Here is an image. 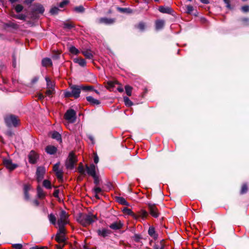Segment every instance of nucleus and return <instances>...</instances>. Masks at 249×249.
Instances as JSON below:
<instances>
[{
  "label": "nucleus",
  "mask_w": 249,
  "mask_h": 249,
  "mask_svg": "<svg viewBox=\"0 0 249 249\" xmlns=\"http://www.w3.org/2000/svg\"><path fill=\"white\" fill-rule=\"evenodd\" d=\"M33 203L36 206H38L39 205V201L38 200H34L33 201Z\"/></svg>",
  "instance_id": "nucleus-64"
},
{
  "label": "nucleus",
  "mask_w": 249,
  "mask_h": 249,
  "mask_svg": "<svg viewBox=\"0 0 249 249\" xmlns=\"http://www.w3.org/2000/svg\"><path fill=\"white\" fill-rule=\"evenodd\" d=\"M52 138L53 139H55L59 142H62L61 136V135L57 131H54L52 134Z\"/></svg>",
  "instance_id": "nucleus-23"
},
{
  "label": "nucleus",
  "mask_w": 249,
  "mask_h": 249,
  "mask_svg": "<svg viewBox=\"0 0 249 249\" xmlns=\"http://www.w3.org/2000/svg\"><path fill=\"white\" fill-rule=\"evenodd\" d=\"M82 90H92L93 87L92 86H81Z\"/></svg>",
  "instance_id": "nucleus-45"
},
{
  "label": "nucleus",
  "mask_w": 249,
  "mask_h": 249,
  "mask_svg": "<svg viewBox=\"0 0 249 249\" xmlns=\"http://www.w3.org/2000/svg\"><path fill=\"white\" fill-rule=\"evenodd\" d=\"M34 11L40 13L42 14L44 12V7L40 4H36L35 6Z\"/></svg>",
  "instance_id": "nucleus-25"
},
{
  "label": "nucleus",
  "mask_w": 249,
  "mask_h": 249,
  "mask_svg": "<svg viewBox=\"0 0 249 249\" xmlns=\"http://www.w3.org/2000/svg\"><path fill=\"white\" fill-rule=\"evenodd\" d=\"M56 175L58 178H61L63 177L62 172L61 170H59L55 172Z\"/></svg>",
  "instance_id": "nucleus-49"
},
{
  "label": "nucleus",
  "mask_w": 249,
  "mask_h": 249,
  "mask_svg": "<svg viewBox=\"0 0 249 249\" xmlns=\"http://www.w3.org/2000/svg\"><path fill=\"white\" fill-rule=\"evenodd\" d=\"M59 163H57L54 165V166L53 167V170L55 172L56 171L60 170L59 169Z\"/></svg>",
  "instance_id": "nucleus-55"
},
{
  "label": "nucleus",
  "mask_w": 249,
  "mask_h": 249,
  "mask_svg": "<svg viewBox=\"0 0 249 249\" xmlns=\"http://www.w3.org/2000/svg\"><path fill=\"white\" fill-rule=\"evenodd\" d=\"M43 185L44 187L46 188L47 189H51V184L50 181L48 180H44L43 182Z\"/></svg>",
  "instance_id": "nucleus-37"
},
{
  "label": "nucleus",
  "mask_w": 249,
  "mask_h": 249,
  "mask_svg": "<svg viewBox=\"0 0 249 249\" xmlns=\"http://www.w3.org/2000/svg\"><path fill=\"white\" fill-rule=\"evenodd\" d=\"M248 191V187L246 184H244L242 185L241 190V194H243L247 193Z\"/></svg>",
  "instance_id": "nucleus-41"
},
{
  "label": "nucleus",
  "mask_w": 249,
  "mask_h": 249,
  "mask_svg": "<svg viewBox=\"0 0 249 249\" xmlns=\"http://www.w3.org/2000/svg\"><path fill=\"white\" fill-rule=\"evenodd\" d=\"M38 80V77H35L32 80V83L34 84L36 83Z\"/></svg>",
  "instance_id": "nucleus-62"
},
{
  "label": "nucleus",
  "mask_w": 249,
  "mask_h": 249,
  "mask_svg": "<svg viewBox=\"0 0 249 249\" xmlns=\"http://www.w3.org/2000/svg\"><path fill=\"white\" fill-rule=\"evenodd\" d=\"M138 28L141 31H143L145 28V24L143 22H140L138 25Z\"/></svg>",
  "instance_id": "nucleus-48"
},
{
  "label": "nucleus",
  "mask_w": 249,
  "mask_h": 249,
  "mask_svg": "<svg viewBox=\"0 0 249 249\" xmlns=\"http://www.w3.org/2000/svg\"><path fill=\"white\" fill-rule=\"evenodd\" d=\"M45 151L50 155H53L57 151V148L53 145H48L45 148Z\"/></svg>",
  "instance_id": "nucleus-16"
},
{
  "label": "nucleus",
  "mask_w": 249,
  "mask_h": 249,
  "mask_svg": "<svg viewBox=\"0 0 249 249\" xmlns=\"http://www.w3.org/2000/svg\"><path fill=\"white\" fill-rule=\"evenodd\" d=\"M75 11L79 13H82L84 11V8L82 6H79L74 8Z\"/></svg>",
  "instance_id": "nucleus-43"
},
{
  "label": "nucleus",
  "mask_w": 249,
  "mask_h": 249,
  "mask_svg": "<svg viewBox=\"0 0 249 249\" xmlns=\"http://www.w3.org/2000/svg\"><path fill=\"white\" fill-rule=\"evenodd\" d=\"M77 162V159L73 152H70L65 162V166L68 169H73L74 164Z\"/></svg>",
  "instance_id": "nucleus-2"
},
{
  "label": "nucleus",
  "mask_w": 249,
  "mask_h": 249,
  "mask_svg": "<svg viewBox=\"0 0 249 249\" xmlns=\"http://www.w3.org/2000/svg\"><path fill=\"white\" fill-rule=\"evenodd\" d=\"M53 92V89H49L46 91V94L48 96L51 95Z\"/></svg>",
  "instance_id": "nucleus-57"
},
{
  "label": "nucleus",
  "mask_w": 249,
  "mask_h": 249,
  "mask_svg": "<svg viewBox=\"0 0 249 249\" xmlns=\"http://www.w3.org/2000/svg\"><path fill=\"white\" fill-rule=\"evenodd\" d=\"M64 118L69 123H74L76 120L75 111L72 109L68 110L64 115Z\"/></svg>",
  "instance_id": "nucleus-3"
},
{
  "label": "nucleus",
  "mask_w": 249,
  "mask_h": 249,
  "mask_svg": "<svg viewBox=\"0 0 249 249\" xmlns=\"http://www.w3.org/2000/svg\"><path fill=\"white\" fill-rule=\"evenodd\" d=\"M187 8V12L189 14H190L192 13V12L193 11L194 9L192 6L191 5H187L186 6Z\"/></svg>",
  "instance_id": "nucleus-51"
},
{
  "label": "nucleus",
  "mask_w": 249,
  "mask_h": 249,
  "mask_svg": "<svg viewBox=\"0 0 249 249\" xmlns=\"http://www.w3.org/2000/svg\"><path fill=\"white\" fill-rule=\"evenodd\" d=\"M3 163L5 167L11 171L14 170L17 167V164H13L10 160L4 159L3 160Z\"/></svg>",
  "instance_id": "nucleus-13"
},
{
  "label": "nucleus",
  "mask_w": 249,
  "mask_h": 249,
  "mask_svg": "<svg viewBox=\"0 0 249 249\" xmlns=\"http://www.w3.org/2000/svg\"><path fill=\"white\" fill-rule=\"evenodd\" d=\"M58 194H59V191L57 190H55V191L53 193L54 196L55 197H58Z\"/></svg>",
  "instance_id": "nucleus-63"
},
{
  "label": "nucleus",
  "mask_w": 249,
  "mask_h": 249,
  "mask_svg": "<svg viewBox=\"0 0 249 249\" xmlns=\"http://www.w3.org/2000/svg\"><path fill=\"white\" fill-rule=\"evenodd\" d=\"M124 100L125 105L127 107H130V106H132L133 104L132 102L127 97H126V96L124 97Z\"/></svg>",
  "instance_id": "nucleus-32"
},
{
  "label": "nucleus",
  "mask_w": 249,
  "mask_h": 249,
  "mask_svg": "<svg viewBox=\"0 0 249 249\" xmlns=\"http://www.w3.org/2000/svg\"><path fill=\"white\" fill-rule=\"evenodd\" d=\"M5 122L7 125L8 126H16L18 124V120L17 118L14 115H10L6 117Z\"/></svg>",
  "instance_id": "nucleus-4"
},
{
  "label": "nucleus",
  "mask_w": 249,
  "mask_h": 249,
  "mask_svg": "<svg viewBox=\"0 0 249 249\" xmlns=\"http://www.w3.org/2000/svg\"><path fill=\"white\" fill-rule=\"evenodd\" d=\"M132 89V88L131 87L128 85H126L125 86V92L126 94L129 96L131 95Z\"/></svg>",
  "instance_id": "nucleus-36"
},
{
  "label": "nucleus",
  "mask_w": 249,
  "mask_h": 249,
  "mask_svg": "<svg viewBox=\"0 0 249 249\" xmlns=\"http://www.w3.org/2000/svg\"><path fill=\"white\" fill-rule=\"evenodd\" d=\"M88 138L90 140L92 144H94V138L92 136L89 135L88 136Z\"/></svg>",
  "instance_id": "nucleus-61"
},
{
  "label": "nucleus",
  "mask_w": 249,
  "mask_h": 249,
  "mask_svg": "<svg viewBox=\"0 0 249 249\" xmlns=\"http://www.w3.org/2000/svg\"><path fill=\"white\" fill-rule=\"evenodd\" d=\"M23 9V6L20 4H18L15 7V10L17 13L20 12Z\"/></svg>",
  "instance_id": "nucleus-44"
},
{
  "label": "nucleus",
  "mask_w": 249,
  "mask_h": 249,
  "mask_svg": "<svg viewBox=\"0 0 249 249\" xmlns=\"http://www.w3.org/2000/svg\"><path fill=\"white\" fill-rule=\"evenodd\" d=\"M93 160H94V162L95 163H97L99 162V158L96 154H94Z\"/></svg>",
  "instance_id": "nucleus-60"
},
{
  "label": "nucleus",
  "mask_w": 249,
  "mask_h": 249,
  "mask_svg": "<svg viewBox=\"0 0 249 249\" xmlns=\"http://www.w3.org/2000/svg\"><path fill=\"white\" fill-rule=\"evenodd\" d=\"M147 215V212L144 210H142L140 213V216H141L143 219L146 218Z\"/></svg>",
  "instance_id": "nucleus-40"
},
{
  "label": "nucleus",
  "mask_w": 249,
  "mask_h": 249,
  "mask_svg": "<svg viewBox=\"0 0 249 249\" xmlns=\"http://www.w3.org/2000/svg\"><path fill=\"white\" fill-rule=\"evenodd\" d=\"M86 167L87 173L89 176H90L92 177L97 175L96 174V170L97 168L96 165H95L94 164L92 163L89 166L86 165Z\"/></svg>",
  "instance_id": "nucleus-7"
},
{
  "label": "nucleus",
  "mask_w": 249,
  "mask_h": 249,
  "mask_svg": "<svg viewBox=\"0 0 249 249\" xmlns=\"http://www.w3.org/2000/svg\"><path fill=\"white\" fill-rule=\"evenodd\" d=\"M74 61L77 63L80 66L85 67L86 65V62L85 59L83 58H75Z\"/></svg>",
  "instance_id": "nucleus-27"
},
{
  "label": "nucleus",
  "mask_w": 249,
  "mask_h": 249,
  "mask_svg": "<svg viewBox=\"0 0 249 249\" xmlns=\"http://www.w3.org/2000/svg\"><path fill=\"white\" fill-rule=\"evenodd\" d=\"M97 22L99 24L109 25L114 22V19L110 18H101L97 20Z\"/></svg>",
  "instance_id": "nucleus-10"
},
{
  "label": "nucleus",
  "mask_w": 249,
  "mask_h": 249,
  "mask_svg": "<svg viewBox=\"0 0 249 249\" xmlns=\"http://www.w3.org/2000/svg\"><path fill=\"white\" fill-rule=\"evenodd\" d=\"M123 224L121 221H118L109 225V228L114 230H120L122 228Z\"/></svg>",
  "instance_id": "nucleus-15"
},
{
  "label": "nucleus",
  "mask_w": 249,
  "mask_h": 249,
  "mask_svg": "<svg viewBox=\"0 0 249 249\" xmlns=\"http://www.w3.org/2000/svg\"><path fill=\"white\" fill-rule=\"evenodd\" d=\"M78 171L82 175H85L87 173L86 168L85 169L82 163H80L78 167Z\"/></svg>",
  "instance_id": "nucleus-29"
},
{
  "label": "nucleus",
  "mask_w": 249,
  "mask_h": 249,
  "mask_svg": "<svg viewBox=\"0 0 249 249\" xmlns=\"http://www.w3.org/2000/svg\"><path fill=\"white\" fill-rule=\"evenodd\" d=\"M69 51L71 53L74 54H77L79 53V51L73 46L70 47Z\"/></svg>",
  "instance_id": "nucleus-34"
},
{
  "label": "nucleus",
  "mask_w": 249,
  "mask_h": 249,
  "mask_svg": "<svg viewBox=\"0 0 249 249\" xmlns=\"http://www.w3.org/2000/svg\"><path fill=\"white\" fill-rule=\"evenodd\" d=\"M48 217L50 222L53 225L55 224L56 217L54 216V215H53L52 213H51L49 215Z\"/></svg>",
  "instance_id": "nucleus-35"
},
{
  "label": "nucleus",
  "mask_w": 249,
  "mask_h": 249,
  "mask_svg": "<svg viewBox=\"0 0 249 249\" xmlns=\"http://www.w3.org/2000/svg\"><path fill=\"white\" fill-rule=\"evenodd\" d=\"M13 247L15 249H21L22 248V245L20 244H15L13 245Z\"/></svg>",
  "instance_id": "nucleus-56"
},
{
  "label": "nucleus",
  "mask_w": 249,
  "mask_h": 249,
  "mask_svg": "<svg viewBox=\"0 0 249 249\" xmlns=\"http://www.w3.org/2000/svg\"><path fill=\"white\" fill-rule=\"evenodd\" d=\"M45 80L47 83L48 89H53L54 87L53 83L47 77H45Z\"/></svg>",
  "instance_id": "nucleus-33"
},
{
  "label": "nucleus",
  "mask_w": 249,
  "mask_h": 249,
  "mask_svg": "<svg viewBox=\"0 0 249 249\" xmlns=\"http://www.w3.org/2000/svg\"><path fill=\"white\" fill-rule=\"evenodd\" d=\"M65 97H73V95L71 94V91H66L64 93Z\"/></svg>",
  "instance_id": "nucleus-52"
},
{
  "label": "nucleus",
  "mask_w": 249,
  "mask_h": 249,
  "mask_svg": "<svg viewBox=\"0 0 249 249\" xmlns=\"http://www.w3.org/2000/svg\"><path fill=\"white\" fill-rule=\"evenodd\" d=\"M224 2L226 5V7L229 9H231V5L230 4V0H223Z\"/></svg>",
  "instance_id": "nucleus-50"
},
{
  "label": "nucleus",
  "mask_w": 249,
  "mask_h": 249,
  "mask_svg": "<svg viewBox=\"0 0 249 249\" xmlns=\"http://www.w3.org/2000/svg\"><path fill=\"white\" fill-rule=\"evenodd\" d=\"M63 25V28L65 29L70 30L74 27V25L71 22H64Z\"/></svg>",
  "instance_id": "nucleus-30"
},
{
  "label": "nucleus",
  "mask_w": 249,
  "mask_h": 249,
  "mask_svg": "<svg viewBox=\"0 0 249 249\" xmlns=\"http://www.w3.org/2000/svg\"><path fill=\"white\" fill-rule=\"evenodd\" d=\"M149 235L156 239L158 238V234L155 232V229L153 227H150L148 230Z\"/></svg>",
  "instance_id": "nucleus-21"
},
{
  "label": "nucleus",
  "mask_w": 249,
  "mask_h": 249,
  "mask_svg": "<svg viewBox=\"0 0 249 249\" xmlns=\"http://www.w3.org/2000/svg\"><path fill=\"white\" fill-rule=\"evenodd\" d=\"M93 191L94 192V194H99L102 192V190L100 187H96L94 188V189H93Z\"/></svg>",
  "instance_id": "nucleus-47"
},
{
  "label": "nucleus",
  "mask_w": 249,
  "mask_h": 249,
  "mask_svg": "<svg viewBox=\"0 0 249 249\" xmlns=\"http://www.w3.org/2000/svg\"><path fill=\"white\" fill-rule=\"evenodd\" d=\"M117 201L121 204L128 205V202L123 197L117 196L116 198Z\"/></svg>",
  "instance_id": "nucleus-28"
},
{
  "label": "nucleus",
  "mask_w": 249,
  "mask_h": 249,
  "mask_svg": "<svg viewBox=\"0 0 249 249\" xmlns=\"http://www.w3.org/2000/svg\"><path fill=\"white\" fill-rule=\"evenodd\" d=\"M68 3V1L67 0H64L59 4V7L61 8H63L65 5L67 4Z\"/></svg>",
  "instance_id": "nucleus-58"
},
{
  "label": "nucleus",
  "mask_w": 249,
  "mask_h": 249,
  "mask_svg": "<svg viewBox=\"0 0 249 249\" xmlns=\"http://www.w3.org/2000/svg\"><path fill=\"white\" fill-rule=\"evenodd\" d=\"M92 178L94 179V184H95L96 185H98L100 182V179H99V176L96 175L95 176L92 177Z\"/></svg>",
  "instance_id": "nucleus-42"
},
{
  "label": "nucleus",
  "mask_w": 249,
  "mask_h": 249,
  "mask_svg": "<svg viewBox=\"0 0 249 249\" xmlns=\"http://www.w3.org/2000/svg\"><path fill=\"white\" fill-rule=\"evenodd\" d=\"M82 53L87 59H91L93 58V55L89 50L83 51Z\"/></svg>",
  "instance_id": "nucleus-26"
},
{
  "label": "nucleus",
  "mask_w": 249,
  "mask_h": 249,
  "mask_svg": "<svg viewBox=\"0 0 249 249\" xmlns=\"http://www.w3.org/2000/svg\"><path fill=\"white\" fill-rule=\"evenodd\" d=\"M159 10L162 13L169 14L173 15V10L169 6H161L159 7Z\"/></svg>",
  "instance_id": "nucleus-14"
},
{
  "label": "nucleus",
  "mask_w": 249,
  "mask_h": 249,
  "mask_svg": "<svg viewBox=\"0 0 249 249\" xmlns=\"http://www.w3.org/2000/svg\"><path fill=\"white\" fill-rule=\"evenodd\" d=\"M118 84V83L117 81H110L107 82V85L110 88H113V87H114V85L115 84Z\"/></svg>",
  "instance_id": "nucleus-46"
},
{
  "label": "nucleus",
  "mask_w": 249,
  "mask_h": 249,
  "mask_svg": "<svg viewBox=\"0 0 249 249\" xmlns=\"http://www.w3.org/2000/svg\"><path fill=\"white\" fill-rule=\"evenodd\" d=\"M28 157L29 162L34 164L36 162L38 158V156L35 151H31L29 154Z\"/></svg>",
  "instance_id": "nucleus-12"
},
{
  "label": "nucleus",
  "mask_w": 249,
  "mask_h": 249,
  "mask_svg": "<svg viewBox=\"0 0 249 249\" xmlns=\"http://www.w3.org/2000/svg\"><path fill=\"white\" fill-rule=\"evenodd\" d=\"M31 187L29 184H25L24 186V197L26 200L29 199V195L28 194V191L30 190Z\"/></svg>",
  "instance_id": "nucleus-18"
},
{
  "label": "nucleus",
  "mask_w": 249,
  "mask_h": 249,
  "mask_svg": "<svg viewBox=\"0 0 249 249\" xmlns=\"http://www.w3.org/2000/svg\"><path fill=\"white\" fill-rule=\"evenodd\" d=\"M155 24L156 29L157 30H160L164 25V21L161 19L157 20L155 22Z\"/></svg>",
  "instance_id": "nucleus-20"
},
{
  "label": "nucleus",
  "mask_w": 249,
  "mask_h": 249,
  "mask_svg": "<svg viewBox=\"0 0 249 249\" xmlns=\"http://www.w3.org/2000/svg\"><path fill=\"white\" fill-rule=\"evenodd\" d=\"M97 232L98 235L103 237H106L111 233V231L110 230L106 228L99 229Z\"/></svg>",
  "instance_id": "nucleus-11"
},
{
  "label": "nucleus",
  "mask_w": 249,
  "mask_h": 249,
  "mask_svg": "<svg viewBox=\"0 0 249 249\" xmlns=\"http://www.w3.org/2000/svg\"><path fill=\"white\" fill-rule=\"evenodd\" d=\"M96 220V217L92 214H86L82 216L80 219V222L84 226H86L94 222Z\"/></svg>",
  "instance_id": "nucleus-1"
},
{
  "label": "nucleus",
  "mask_w": 249,
  "mask_h": 249,
  "mask_svg": "<svg viewBox=\"0 0 249 249\" xmlns=\"http://www.w3.org/2000/svg\"><path fill=\"white\" fill-rule=\"evenodd\" d=\"M68 215L66 212L62 210L59 213V218L58 219L57 224L66 225L68 223Z\"/></svg>",
  "instance_id": "nucleus-5"
},
{
  "label": "nucleus",
  "mask_w": 249,
  "mask_h": 249,
  "mask_svg": "<svg viewBox=\"0 0 249 249\" xmlns=\"http://www.w3.org/2000/svg\"><path fill=\"white\" fill-rule=\"evenodd\" d=\"M37 194L38 198L42 199L45 197L46 194L43 192V189L40 186H38L37 188Z\"/></svg>",
  "instance_id": "nucleus-19"
},
{
  "label": "nucleus",
  "mask_w": 249,
  "mask_h": 249,
  "mask_svg": "<svg viewBox=\"0 0 249 249\" xmlns=\"http://www.w3.org/2000/svg\"><path fill=\"white\" fill-rule=\"evenodd\" d=\"M59 226V229L57 233L59 234H65V225H62V224H58Z\"/></svg>",
  "instance_id": "nucleus-31"
},
{
  "label": "nucleus",
  "mask_w": 249,
  "mask_h": 249,
  "mask_svg": "<svg viewBox=\"0 0 249 249\" xmlns=\"http://www.w3.org/2000/svg\"><path fill=\"white\" fill-rule=\"evenodd\" d=\"M45 173V169L43 167H38L37 168L36 175V179L38 182L41 181L44 177V175Z\"/></svg>",
  "instance_id": "nucleus-8"
},
{
  "label": "nucleus",
  "mask_w": 249,
  "mask_h": 249,
  "mask_svg": "<svg viewBox=\"0 0 249 249\" xmlns=\"http://www.w3.org/2000/svg\"><path fill=\"white\" fill-rule=\"evenodd\" d=\"M42 65L44 67H49L52 65V60L49 58H44L42 60Z\"/></svg>",
  "instance_id": "nucleus-22"
},
{
  "label": "nucleus",
  "mask_w": 249,
  "mask_h": 249,
  "mask_svg": "<svg viewBox=\"0 0 249 249\" xmlns=\"http://www.w3.org/2000/svg\"><path fill=\"white\" fill-rule=\"evenodd\" d=\"M86 99L91 105H98L100 104L99 100L96 99L90 96H87L86 97Z\"/></svg>",
  "instance_id": "nucleus-17"
},
{
  "label": "nucleus",
  "mask_w": 249,
  "mask_h": 249,
  "mask_svg": "<svg viewBox=\"0 0 249 249\" xmlns=\"http://www.w3.org/2000/svg\"><path fill=\"white\" fill-rule=\"evenodd\" d=\"M71 94L75 98H78L80 96L81 90H82L81 86L77 85H71Z\"/></svg>",
  "instance_id": "nucleus-6"
},
{
  "label": "nucleus",
  "mask_w": 249,
  "mask_h": 249,
  "mask_svg": "<svg viewBox=\"0 0 249 249\" xmlns=\"http://www.w3.org/2000/svg\"><path fill=\"white\" fill-rule=\"evenodd\" d=\"M241 9L244 12H248L249 11V6L245 5L242 7Z\"/></svg>",
  "instance_id": "nucleus-54"
},
{
  "label": "nucleus",
  "mask_w": 249,
  "mask_h": 249,
  "mask_svg": "<svg viewBox=\"0 0 249 249\" xmlns=\"http://www.w3.org/2000/svg\"><path fill=\"white\" fill-rule=\"evenodd\" d=\"M119 10L121 12L130 13L132 12V10L129 8H119Z\"/></svg>",
  "instance_id": "nucleus-38"
},
{
  "label": "nucleus",
  "mask_w": 249,
  "mask_h": 249,
  "mask_svg": "<svg viewBox=\"0 0 249 249\" xmlns=\"http://www.w3.org/2000/svg\"><path fill=\"white\" fill-rule=\"evenodd\" d=\"M55 239L57 241V242H58L59 243L64 242L66 240L65 234L57 233V234L56 235Z\"/></svg>",
  "instance_id": "nucleus-24"
},
{
  "label": "nucleus",
  "mask_w": 249,
  "mask_h": 249,
  "mask_svg": "<svg viewBox=\"0 0 249 249\" xmlns=\"http://www.w3.org/2000/svg\"><path fill=\"white\" fill-rule=\"evenodd\" d=\"M30 249H47V248L45 247H40L38 246H36L35 247H33L31 248Z\"/></svg>",
  "instance_id": "nucleus-59"
},
{
  "label": "nucleus",
  "mask_w": 249,
  "mask_h": 249,
  "mask_svg": "<svg viewBox=\"0 0 249 249\" xmlns=\"http://www.w3.org/2000/svg\"><path fill=\"white\" fill-rule=\"evenodd\" d=\"M15 17L18 19H21V20H24L25 19V16L23 14H19L18 15H16V16H15Z\"/></svg>",
  "instance_id": "nucleus-53"
},
{
  "label": "nucleus",
  "mask_w": 249,
  "mask_h": 249,
  "mask_svg": "<svg viewBox=\"0 0 249 249\" xmlns=\"http://www.w3.org/2000/svg\"><path fill=\"white\" fill-rule=\"evenodd\" d=\"M148 209L150 213L152 216L154 217H158L159 216V213L158 209L155 204H149L148 205Z\"/></svg>",
  "instance_id": "nucleus-9"
},
{
  "label": "nucleus",
  "mask_w": 249,
  "mask_h": 249,
  "mask_svg": "<svg viewBox=\"0 0 249 249\" xmlns=\"http://www.w3.org/2000/svg\"><path fill=\"white\" fill-rule=\"evenodd\" d=\"M59 11V9L58 7H54L52 8V9L50 10V13L53 15H55L58 13Z\"/></svg>",
  "instance_id": "nucleus-39"
}]
</instances>
